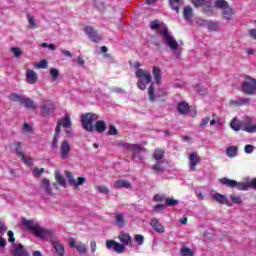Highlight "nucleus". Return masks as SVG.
I'll return each instance as SVG.
<instances>
[{
  "label": "nucleus",
  "mask_w": 256,
  "mask_h": 256,
  "mask_svg": "<svg viewBox=\"0 0 256 256\" xmlns=\"http://www.w3.org/2000/svg\"><path fill=\"white\" fill-rule=\"evenodd\" d=\"M7 235H8L9 243H14V241H15V234L13 233V231H11V230L8 231Z\"/></svg>",
  "instance_id": "obj_60"
},
{
  "label": "nucleus",
  "mask_w": 256,
  "mask_h": 256,
  "mask_svg": "<svg viewBox=\"0 0 256 256\" xmlns=\"http://www.w3.org/2000/svg\"><path fill=\"white\" fill-rule=\"evenodd\" d=\"M39 109L41 117L49 118L51 117V113H53L56 109L55 102L51 99H42Z\"/></svg>",
  "instance_id": "obj_4"
},
{
  "label": "nucleus",
  "mask_w": 256,
  "mask_h": 256,
  "mask_svg": "<svg viewBox=\"0 0 256 256\" xmlns=\"http://www.w3.org/2000/svg\"><path fill=\"white\" fill-rule=\"evenodd\" d=\"M184 18L189 21V19L193 18V8H191L190 6H186L184 8Z\"/></svg>",
  "instance_id": "obj_38"
},
{
  "label": "nucleus",
  "mask_w": 256,
  "mask_h": 256,
  "mask_svg": "<svg viewBox=\"0 0 256 256\" xmlns=\"http://www.w3.org/2000/svg\"><path fill=\"white\" fill-rule=\"evenodd\" d=\"M22 145H23V143H21V142L14 143L16 155H17V157H20V158L21 157L23 158V155H25V153H23Z\"/></svg>",
  "instance_id": "obj_37"
},
{
  "label": "nucleus",
  "mask_w": 256,
  "mask_h": 256,
  "mask_svg": "<svg viewBox=\"0 0 256 256\" xmlns=\"http://www.w3.org/2000/svg\"><path fill=\"white\" fill-rule=\"evenodd\" d=\"M189 161L190 171H196L197 165L201 163V157H199L197 153L193 152L189 155Z\"/></svg>",
  "instance_id": "obj_11"
},
{
  "label": "nucleus",
  "mask_w": 256,
  "mask_h": 256,
  "mask_svg": "<svg viewBox=\"0 0 256 256\" xmlns=\"http://www.w3.org/2000/svg\"><path fill=\"white\" fill-rule=\"evenodd\" d=\"M71 154V144L67 140H63L60 144V159H69Z\"/></svg>",
  "instance_id": "obj_10"
},
{
  "label": "nucleus",
  "mask_w": 256,
  "mask_h": 256,
  "mask_svg": "<svg viewBox=\"0 0 256 256\" xmlns=\"http://www.w3.org/2000/svg\"><path fill=\"white\" fill-rule=\"evenodd\" d=\"M118 239L122 244L115 240H107L106 247L108 249H113V251L118 254L125 253V251H127V247H125V245H131V243H133L131 236L128 233L122 232L118 236Z\"/></svg>",
  "instance_id": "obj_2"
},
{
  "label": "nucleus",
  "mask_w": 256,
  "mask_h": 256,
  "mask_svg": "<svg viewBox=\"0 0 256 256\" xmlns=\"http://www.w3.org/2000/svg\"><path fill=\"white\" fill-rule=\"evenodd\" d=\"M230 199H231L232 203H234L235 205H241V203H243L241 196H239L237 194H231Z\"/></svg>",
  "instance_id": "obj_42"
},
{
  "label": "nucleus",
  "mask_w": 256,
  "mask_h": 256,
  "mask_svg": "<svg viewBox=\"0 0 256 256\" xmlns=\"http://www.w3.org/2000/svg\"><path fill=\"white\" fill-rule=\"evenodd\" d=\"M76 251H78L80 255H85V253H87V246L80 243L76 246Z\"/></svg>",
  "instance_id": "obj_48"
},
{
  "label": "nucleus",
  "mask_w": 256,
  "mask_h": 256,
  "mask_svg": "<svg viewBox=\"0 0 256 256\" xmlns=\"http://www.w3.org/2000/svg\"><path fill=\"white\" fill-rule=\"evenodd\" d=\"M112 93H118L121 95V94L125 93V89L119 88V87H114V88H112Z\"/></svg>",
  "instance_id": "obj_62"
},
{
  "label": "nucleus",
  "mask_w": 256,
  "mask_h": 256,
  "mask_svg": "<svg viewBox=\"0 0 256 256\" xmlns=\"http://www.w3.org/2000/svg\"><path fill=\"white\" fill-rule=\"evenodd\" d=\"M152 75L156 85L161 84V68H159V66H153Z\"/></svg>",
  "instance_id": "obj_23"
},
{
  "label": "nucleus",
  "mask_w": 256,
  "mask_h": 256,
  "mask_svg": "<svg viewBox=\"0 0 256 256\" xmlns=\"http://www.w3.org/2000/svg\"><path fill=\"white\" fill-rule=\"evenodd\" d=\"M189 109H191V106H189V103L187 102H180L177 106V111L180 115H187Z\"/></svg>",
  "instance_id": "obj_20"
},
{
  "label": "nucleus",
  "mask_w": 256,
  "mask_h": 256,
  "mask_svg": "<svg viewBox=\"0 0 256 256\" xmlns=\"http://www.w3.org/2000/svg\"><path fill=\"white\" fill-rule=\"evenodd\" d=\"M167 197H165V195H161V194H156L153 197V201H155L156 203H163V201H166Z\"/></svg>",
  "instance_id": "obj_51"
},
{
  "label": "nucleus",
  "mask_w": 256,
  "mask_h": 256,
  "mask_svg": "<svg viewBox=\"0 0 256 256\" xmlns=\"http://www.w3.org/2000/svg\"><path fill=\"white\" fill-rule=\"evenodd\" d=\"M248 33L251 39H254L256 41V28L250 29Z\"/></svg>",
  "instance_id": "obj_63"
},
{
  "label": "nucleus",
  "mask_w": 256,
  "mask_h": 256,
  "mask_svg": "<svg viewBox=\"0 0 256 256\" xmlns=\"http://www.w3.org/2000/svg\"><path fill=\"white\" fill-rule=\"evenodd\" d=\"M160 35H162V39H164L166 45H168L172 51H177L179 49V43H177V40H175L173 36L169 35V30L167 28L160 30Z\"/></svg>",
  "instance_id": "obj_7"
},
{
  "label": "nucleus",
  "mask_w": 256,
  "mask_h": 256,
  "mask_svg": "<svg viewBox=\"0 0 256 256\" xmlns=\"http://www.w3.org/2000/svg\"><path fill=\"white\" fill-rule=\"evenodd\" d=\"M47 65V60H42L36 64V67H38V69H47Z\"/></svg>",
  "instance_id": "obj_58"
},
{
  "label": "nucleus",
  "mask_w": 256,
  "mask_h": 256,
  "mask_svg": "<svg viewBox=\"0 0 256 256\" xmlns=\"http://www.w3.org/2000/svg\"><path fill=\"white\" fill-rule=\"evenodd\" d=\"M135 75L138 79L137 87L141 91H145L147 89V85L153 81V77L151 76V73L148 72V70L137 69L135 71Z\"/></svg>",
  "instance_id": "obj_3"
},
{
  "label": "nucleus",
  "mask_w": 256,
  "mask_h": 256,
  "mask_svg": "<svg viewBox=\"0 0 256 256\" xmlns=\"http://www.w3.org/2000/svg\"><path fill=\"white\" fill-rule=\"evenodd\" d=\"M10 51L13 53L14 57L16 59H21V55H23V52L21 51V48L19 47H12Z\"/></svg>",
  "instance_id": "obj_44"
},
{
  "label": "nucleus",
  "mask_w": 256,
  "mask_h": 256,
  "mask_svg": "<svg viewBox=\"0 0 256 256\" xmlns=\"http://www.w3.org/2000/svg\"><path fill=\"white\" fill-rule=\"evenodd\" d=\"M236 189L238 191H249L251 189V181L248 182H236Z\"/></svg>",
  "instance_id": "obj_26"
},
{
  "label": "nucleus",
  "mask_w": 256,
  "mask_h": 256,
  "mask_svg": "<svg viewBox=\"0 0 256 256\" xmlns=\"http://www.w3.org/2000/svg\"><path fill=\"white\" fill-rule=\"evenodd\" d=\"M27 21H28V29H37L39 26L35 22V17H33L31 14H27Z\"/></svg>",
  "instance_id": "obj_34"
},
{
  "label": "nucleus",
  "mask_w": 256,
  "mask_h": 256,
  "mask_svg": "<svg viewBox=\"0 0 256 256\" xmlns=\"http://www.w3.org/2000/svg\"><path fill=\"white\" fill-rule=\"evenodd\" d=\"M169 3H170L171 9L176 11V13H179V9L181 5H183V2L181 0H169Z\"/></svg>",
  "instance_id": "obj_32"
},
{
  "label": "nucleus",
  "mask_w": 256,
  "mask_h": 256,
  "mask_svg": "<svg viewBox=\"0 0 256 256\" xmlns=\"http://www.w3.org/2000/svg\"><path fill=\"white\" fill-rule=\"evenodd\" d=\"M58 123H60V125L65 129H71L73 125L71 123V117L69 116V114H66L63 118H61V120L58 121Z\"/></svg>",
  "instance_id": "obj_22"
},
{
  "label": "nucleus",
  "mask_w": 256,
  "mask_h": 256,
  "mask_svg": "<svg viewBox=\"0 0 256 256\" xmlns=\"http://www.w3.org/2000/svg\"><path fill=\"white\" fill-rule=\"evenodd\" d=\"M99 119V115L95 113H86L82 114L81 116V124L85 131L93 132L97 131V133H104V131L107 129V125L105 124V121H97ZM95 121H97L95 123ZM95 123V125H93Z\"/></svg>",
  "instance_id": "obj_1"
},
{
  "label": "nucleus",
  "mask_w": 256,
  "mask_h": 256,
  "mask_svg": "<svg viewBox=\"0 0 256 256\" xmlns=\"http://www.w3.org/2000/svg\"><path fill=\"white\" fill-rule=\"evenodd\" d=\"M212 198H214L215 201H217V203H220L221 205H229V202L227 201V197H225L222 194H214L212 195Z\"/></svg>",
  "instance_id": "obj_27"
},
{
  "label": "nucleus",
  "mask_w": 256,
  "mask_h": 256,
  "mask_svg": "<svg viewBox=\"0 0 256 256\" xmlns=\"http://www.w3.org/2000/svg\"><path fill=\"white\" fill-rule=\"evenodd\" d=\"M84 32L86 35H88L90 41L93 43H99L100 41L103 40V37L97 33V30L91 26H85L84 27Z\"/></svg>",
  "instance_id": "obj_8"
},
{
  "label": "nucleus",
  "mask_w": 256,
  "mask_h": 256,
  "mask_svg": "<svg viewBox=\"0 0 256 256\" xmlns=\"http://www.w3.org/2000/svg\"><path fill=\"white\" fill-rule=\"evenodd\" d=\"M65 175L68 180V183H70L74 187V189H79V187H81V185H83L85 181H87L85 177H78L77 180H75L73 173L69 171H66Z\"/></svg>",
  "instance_id": "obj_9"
},
{
  "label": "nucleus",
  "mask_w": 256,
  "mask_h": 256,
  "mask_svg": "<svg viewBox=\"0 0 256 256\" xmlns=\"http://www.w3.org/2000/svg\"><path fill=\"white\" fill-rule=\"evenodd\" d=\"M237 151H239V147L229 146L226 148V155L227 157H230V158L237 157Z\"/></svg>",
  "instance_id": "obj_29"
},
{
  "label": "nucleus",
  "mask_w": 256,
  "mask_h": 256,
  "mask_svg": "<svg viewBox=\"0 0 256 256\" xmlns=\"http://www.w3.org/2000/svg\"><path fill=\"white\" fill-rule=\"evenodd\" d=\"M244 151H245V153H253V151H255V147L251 144H247L244 147Z\"/></svg>",
  "instance_id": "obj_59"
},
{
  "label": "nucleus",
  "mask_w": 256,
  "mask_h": 256,
  "mask_svg": "<svg viewBox=\"0 0 256 256\" xmlns=\"http://www.w3.org/2000/svg\"><path fill=\"white\" fill-rule=\"evenodd\" d=\"M119 133V130L114 125L109 126V130L107 132V135H117Z\"/></svg>",
  "instance_id": "obj_53"
},
{
  "label": "nucleus",
  "mask_w": 256,
  "mask_h": 256,
  "mask_svg": "<svg viewBox=\"0 0 256 256\" xmlns=\"http://www.w3.org/2000/svg\"><path fill=\"white\" fill-rule=\"evenodd\" d=\"M219 182L222 185H226V187H230L231 189L235 188L237 186V181L229 179L227 177L221 178Z\"/></svg>",
  "instance_id": "obj_25"
},
{
  "label": "nucleus",
  "mask_w": 256,
  "mask_h": 256,
  "mask_svg": "<svg viewBox=\"0 0 256 256\" xmlns=\"http://www.w3.org/2000/svg\"><path fill=\"white\" fill-rule=\"evenodd\" d=\"M167 91L163 88H158V97H166Z\"/></svg>",
  "instance_id": "obj_64"
},
{
  "label": "nucleus",
  "mask_w": 256,
  "mask_h": 256,
  "mask_svg": "<svg viewBox=\"0 0 256 256\" xmlns=\"http://www.w3.org/2000/svg\"><path fill=\"white\" fill-rule=\"evenodd\" d=\"M134 241L137 243V245H142L145 242V237L141 234H136L134 236Z\"/></svg>",
  "instance_id": "obj_50"
},
{
  "label": "nucleus",
  "mask_w": 256,
  "mask_h": 256,
  "mask_svg": "<svg viewBox=\"0 0 256 256\" xmlns=\"http://www.w3.org/2000/svg\"><path fill=\"white\" fill-rule=\"evenodd\" d=\"M115 189H131V183L127 180H117L114 184Z\"/></svg>",
  "instance_id": "obj_24"
},
{
  "label": "nucleus",
  "mask_w": 256,
  "mask_h": 256,
  "mask_svg": "<svg viewBox=\"0 0 256 256\" xmlns=\"http://www.w3.org/2000/svg\"><path fill=\"white\" fill-rule=\"evenodd\" d=\"M214 7L222 11L223 19H226V21H231V17H233V8L229 6V3L227 1L216 0L214 2Z\"/></svg>",
  "instance_id": "obj_5"
},
{
  "label": "nucleus",
  "mask_w": 256,
  "mask_h": 256,
  "mask_svg": "<svg viewBox=\"0 0 256 256\" xmlns=\"http://www.w3.org/2000/svg\"><path fill=\"white\" fill-rule=\"evenodd\" d=\"M51 244L53 245L58 256H65V246H63L61 242H58L57 238H52Z\"/></svg>",
  "instance_id": "obj_12"
},
{
  "label": "nucleus",
  "mask_w": 256,
  "mask_h": 256,
  "mask_svg": "<svg viewBox=\"0 0 256 256\" xmlns=\"http://www.w3.org/2000/svg\"><path fill=\"white\" fill-rule=\"evenodd\" d=\"M10 99V101H12L13 103H23L25 96H21L19 94H15L12 93L9 95L8 97Z\"/></svg>",
  "instance_id": "obj_33"
},
{
  "label": "nucleus",
  "mask_w": 256,
  "mask_h": 256,
  "mask_svg": "<svg viewBox=\"0 0 256 256\" xmlns=\"http://www.w3.org/2000/svg\"><path fill=\"white\" fill-rule=\"evenodd\" d=\"M24 225L27 227V229L29 231H32V233H34L36 231L37 227H39V224L33 223L32 220H25Z\"/></svg>",
  "instance_id": "obj_36"
},
{
  "label": "nucleus",
  "mask_w": 256,
  "mask_h": 256,
  "mask_svg": "<svg viewBox=\"0 0 256 256\" xmlns=\"http://www.w3.org/2000/svg\"><path fill=\"white\" fill-rule=\"evenodd\" d=\"M55 179L62 187H67V181L59 171H55Z\"/></svg>",
  "instance_id": "obj_35"
},
{
  "label": "nucleus",
  "mask_w": 256,
  "mask_h": 256,
  "mask_svg": "<svg viewBox=\"0 0 256 256\" xmlns=\"http://www.w3.org/2000/svg\"><path fill=\"white\" fill-rule=\"evenodd\" d=\"M32 173H33L34 177H37V179H39V177H41L42 173H45V168L39 169L38 167H34V168H32Z\"/></svg>",
  "instance_id": "obj_46"
},
{
  "label": "nucleus",
  "mask_w": 256,
  "mask_h": 256,
  "mask_svg": "<svg viewBox=\"0 0 256 256\" xmlns=\"http://www.w3.org/2000/svg\"><path fill=\"white\" fill-rule=\"evenodd\" d=\"M130 151L133 153H141V151H143V147L139 144H131Z\"/></svg>",
  "instance_id": "obj_49"
},
{
  "label": "nucleus",
  "mask_w": 256,
  "mask_h": 256,
  "mask_svg": "<svg viewBox=\"0 0 256 256\" xmlns=\"http://www.w3.org/2000/svg\"><path fill=\"white\" fill-rule=\"evenodd\" d=\"M40 188L46 193V195H53V190L51 189V182L47 178H43L40 182Z\"/></svg>",
  "instance_id": "obj_15"
},
{
  "label": "nucleus",
  "mask_w": 256,
  "mask_h": 256,
  "mask_svg": "<svg viewBox=\"0 0 256 256\" xmlns=\"http://www.w3.org/2000/svg\"><path fill=\"white\" fill-rule=\"evenodd\" d=\"M150 226L156 233H165V226L159 222L158 218H153L150 222Z\"/></svg>",
  "instance_id": "obj_16"
},
{
  "label": "nucleus",
  "mask_w": 256,
  "mask_h": 256,
  "mask_svg": "<svg viewBox=\"0 0 256 256\" xmlns=\"http://www.w3.org/2000/svg\"><path fill=\"white\" fill-rule=\"evenodd\" d=\"M22 104L24 105V107L26 109H30L31 111H35V109H37V104H35V102L28 97L24 96V100L22 102Z\"/></svg>",
  "instance_id": "obj_21"
},
{
  "label": "nucleus",
  "mask_w": 256,
  "mask_h": 256,
  "mask_svg": "<svg viewBox=\"0 0 256 256\" xmlns=\"http://www.w3.org/2000/svg\"><path fill=\"white\" fill-rule=\"evenodd\" d=\"M208 29H210V31H217V29L219 28V25L217 24V22H208Z\"/></svg>",
  "instance_id": "obj_55"
},
{
  "label": "nucleus",
  "mask_w": 256,
  "mask_h": 256,
  "mask_svg": "<svg viewBox=\"0 0 256 256\" xmlns=\"http://www.w3.org/2000/svg\"><path fill=\"white\" fill-rule=\"evenodd\" d=\"M180 255L181 256H193L194 252H193V250H191V248L182 247L180 249Z\"/></svg>",
  "instance_id": "obj_41"
},
{
  "label": "nucleus",
  "mask_w": 256,
  "mask_h": 256,
  "mask_svg": "<svg viewBox=\"0 0 256 256\" xmlns=\"http://www.w3.org/2000/svg\"><path fill=\"white\" fill-rule=\"evenodd\" d=\"M159 27H161V24H159L158 20L150 22V29H152L153 31H156L157 29H159Z\"/></svg>",
  "instance_id": "obj_54"
},
{
  "label": "nucleus",
  "mask_w": 256,
  "mask_h": 256,
  "mask_svg": "<svg viewBox=\"0 0 256 256\" xmlns=\"http://www.w3.org/2000/svg\"><path fill=\"white\" fill-rule=\"evenodd\" d=\"M58 143H59V135L54 134V137L51 143L52 149H57Z\"/></svg>",
  "instance_id": "obj_52"
},
{
  "label": "nucleus",
  "mask_w": 256,
  "mask_h": 256,
  "mask_svg": "<svg viewBox=\"0 0 256 256\" xmlns=\"http://www.w3.org/2000/svg\"><path fill=\"white\" fill-rule=\"evenodd\" d=\"M234 103L235 105H239L241 107L243 105H249V103H251V100L249 98H239Z\"/></svg>",
  "instance_id": "obj_45"
},
{
  "label": "nucleus",
  "mask_w": 256,
  "mask_h": 256,
  "mask_svg": "<svg viewBox=\"0 0 256 256\" xmlns=\"http://www.w3.org/2000/svg\"><path fill=\"white\" fill-rule=\"evenodd\" d=\"M39 79V75L34 70H27L26 71V82L29 85H35Z\"/></svg>",
  "instance_id": "obj_14"
},
{
  "label": "nucleus",
  "mask_w": 256,
  "mask_h": 256,
  "mask_svg": "<svg viewBox=\"0 0 256 256\" xmlns=\"http://www.w3.org/2000/svg\"><path fill=\"white\" fill-rule=\"evenodd\" d=\"M244 123H245V120L240 121L239 119L234 118L230 122V127H231V129H233V131H241V129H243V127H245Z\"/></svg>",
  "instance_id": "obj_19"
},
{
  "label": "nucleus",
  "mask_w": 256,
  "mask_h": 256,
  "mask_svg": "<svg viewBox=\"0 0 256 256\" xmlns=\"http://www.w3.org/2000/svg\"><path fill=\"white\" fill-rule=\"evenodd\" d=\"M50 75L53 77V79H59V70L56 68L50 69Z\"/></svg>",
  "instance_id": "obj_57"
},
{
  "label": "nucleus",
  "mask_w": 256,
  "mask_h": 256,
  "mask_svg": "<svg viewBox=\"0 0 256 256\" xmlns=\"http://www.w3.org/2000/svg\"><path fill=\"white\" fill-rule=\"evenodd\" d=\"M20 159L28 167H31V165H33V159H31V156H25V154H23V157H20Z\"/></svg>",
  "instance_id": "obj_47"
},
{
  "label": "nucleus",
  "mask_w": 256,
  "mask_h": 256,
  "mask_svg": "<svg viewBox=\"0 0 256 256\" xmlns=\"http://www.w3.org/2000/svg\"><path fill=\"white\" fill-rule=\"evenodd\" d=\"M211 121V117L207 116L204 119H202V122L200 123V127H206V125Z\"/></svg>",
  "instance_id": "obj_61"
},
{
  "label": "nucleus",
  "mask_w": 256,
  "mask_h": 256,
  "mask_svg": "<svg viewBox=\"0 0 256 256\" xmlns=\"http://www.w3.org/2000/svg\"><path fill=\"white\" fill-rule=\"evenodd\" d=\"M115 219H116V225H118V227H123L125 225V218L123 214H117Z\"/></svg>",
  "instance_id": "obj_43"
},
{
  "label": "nucleus",
  "mask_w": 256,
  "mask_h": 256,
  "mask_svg": "<svg viewBox=\"0 0 256 256\" xmlns=\"http://www.w3.org/2000/svg\"><path fill=\"white\" fill-rule=\"evenodd\" d=\"M245 79L242 83V92L246 95H256V79L249 75H246Z\"/></svg>",
  "instance_id": "obj_6"
},
{
  "label": "nucleus",
  "mask_w": 256,
  "mask_h": 256,
  "mask_svg": "<svg viewBox=\"0 0 256 256\" xmlns=\"http://www.w3.org/2000/svg\"><path fill=\"white\" fill-rule=\"evenodd\" d=\"M202 11L205 13V15H213V5L211 2H203Z\"/></svg>",
  "instance_id": "obj_28"
},
{
  "label": "nucleus",
  "mask_w": 256,
  "mask_h": 256,
  "mask_svg": "<svg viewBox=\"0 0 256 256\" xmlns=\"http://www.w3.org/2000/svg\"><path fill=\"white\" fill-rule=\"evenodd\" d=\"M163 157H165V150L161 148H156L154 150L153 158L159 162L161 161V159H163Z\"/></svg>",
  "instance_id": "obj_30"
},
{
  "label": "nucleus",
  "mask_w": 256,
  "mask_h": 256,
  "mask_svg": "<svg viewBox=\"0 0 256 256\" xmlns=\"http://www.w3.org/2000/svg\"><path fill=\"white\" fill-rule=\"evenodd\" d=\"M34 235L39 237L40 239H45V237H49V235H53L51 230H47L41 226H37L36 230H34Z\"/></svg>",
  "instance_id": "obj_13"
},
{
  "label": "nucleus",
  "mask_w": 256,
  "mask_h": 256,
  "mask_svg": "<svg viewBox=\"0 0 256 256\" xmlns=\"http://www.w3.org/2000/svg\"><path fill=\"white\" fill-rule=\"evenodd\" d=\"M165 205L166 207H175V205H179V200L175 198H166Z\"/></svg>",
  "instance_id": "obj_40"
},
{
  "label": "nucleus",
  "mask_w": 256,
  "mask_h": 256,
  "mask_svg": "<svg viewBox=\"0 0 256 256\" xmlns=\"http://www.w3.org/2000/svg\"><path fill=\"white\" fill-rule=\"evenodd\" d=\"M152 169L154 171V173H164L165 171V168H163V163L157 161V163H155L153 166H152Z\"/></svg>",
  "instance_id": "obj_39"
},
{
  "label": "nucleus",
  "mask_w": 256,
  "mask_h": 256,
  "mask_svg": "<svg viewBox=\"0 0 256 256\" xmlns=\"http://www.w3.org/2000/svg\"><path fill=\"white\" fill-rule=\"evenodd\" d=\"M148 97L151 103H155V101H157V97L155 96V85L153 84H151L148 88Z\"/></svg>",
  "instance_id": "obj_31"
},
{
  "label": "nucleus",
  "mask_w": 256,
  "mask_h": 256,
  "mask_svg": "<svg viewBox=\"0 0 256 256\" xmlns=\"http://www.w3.org/2000/svg\"><path fill=\"white\" fill-rule=\"evenodd\" d=\"M251 123V118H245L244 127L242 128V131H245L246 133H256V124L251 125Z\"/></svg>",
  "instance_id": "obj_17"
},
{
  "label": "nucleus",
  "mask_w": 256,
  "mask_h": 256,
  "mask_svg": "<svg viewBox=\"0 0 256 256\" xmlns=\"http://www.w3.org/2000/svg\"><path fill=\"white\" fill-rule=\"evenodd\" d=\"M11 253L13 256H29L23 244L15 245V249Z\"/></svg>",
  "instance_id": "obj_18"
},
{
  "label": "nucleus",
  "mask_w": 256,
  "mask_h": 256,
  "mask_svg": "<svg viewBox=\"0 0 256 256\" xmlns=\"http://www.w3.org/2000/svg\"><path fill=\"white\" fill-rule=\"evenodd\" d=\"M97 190L99 191V193L109 195V189H107V186H98Z\"/></svg>",
  "instance_id": "obj_56"
}]
</instances>
